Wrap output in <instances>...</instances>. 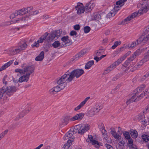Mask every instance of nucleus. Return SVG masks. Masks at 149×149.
Masks as SVG:
<instances>
[{
  "label": "nucleus",
  "mask_w": 149,
  "mask_h": 149,
  "mask_svg": "<svg viewBox=\"0 0 149 149\" xmlns=\"http://www.w3.org/2000/svg\"><path fill=\"white\" fill-rule=\"evenodd\" d=\"M70 35L71 36H74V37L76 38L77 37V32L74 31H71L70 33Z\"/></svg>",
  "instance_id": "obj_46"
},
{
  "label": "nucleus",
  "mask_w": 149,
  "mask_h": 149,
  "mask_svg": "<svg viewBox=\"0 0 149 149\" xmlns=\"http://www.w3.org/2000/svg\"><path fill=\"white\" fill-rule=\"evenodd\" d=\"M63 75L57 81V83L59 85L58 86L60 87V91L63 89L66 85V83L70 82H68V81L65 79V81H63V79L62 78Z\"/></svg>",
  "instance_id": "obj_11"
},
{
  "label": "nucleus",
  "mask_w": 149,
  "mask_h": 149,
  "mask_svg": "<svg viewBox=\"0 0 149 149\" xmlns=\"http://www.w3.org/2000/svg\"><path fill=\"white\" fill-rule=\"evenodd\" d=\"M117 12V11H115V10L113 9L107 15L106 17L107 18H110L111 17L114 16Z\"/></svg>",
  "instance_id": "obj_25"
},
{
  "label": "nucleus",
  "mask_w": 149,
  "mask_h": 149,
  "mask_svg": "<svg viewBox=\"0 0 149 149\" xmlns=\"http://www.w3.org/2000/svg\"><path fill=\"white\" fill-rule=\"evenodd\" d=\"M50 35L51 36V38H52L53 40L54 39L55 40H56L57 39L56 38V33H55L54 32L52 33Z\"/></svg>",
  "instance_id": "obj_47"
},
{
  "label": "nucleus",
  "mask_w": 149,
  "mask_h": 149,
  "mask_svg": "<svg viewBox=\"0 0 149 149\" xmlns=\"http://www.w3.org/2000/svg\"><path fill=\"white\" fill-rule=\"evenodd\" d=\"M144 36H142L136 40L128 44V48H133L137 45L140 44L142 42L145 43L146 42L144 41Z\"/></svg>",
  "instance_id": "obj_7"
},
{
  "label": "nucleus",
  "mask_w": 149,
  "mask_h": 149,
  "mask_svg": "<svg viewBox=\"0 0 149 149\" xmlns=\"http://www.w3.org/2000/svg\"><path fill=\"white\" fill-rule=\"evenodd\" d=\"M130 62L128 59L125 62L124 64L122 66V69H123V71H124L125 72L127 71L129 68L127 66Z\"/></svg>",
  "instance_id": "obj_20"
},
{
  "label": "nucleus",
  "mask_w": 149,
  "mask_h": 149,
  "mask_svg": "<svg viewBox=\"0 0 149 149\" xmlns=\"http://www.w3.org/2000/svg\"><path fill=\"white\" fill-rule=\"evenodd\" d=\"M95 4L91 2L87 3L85 7V11L87 13L91 11L92 9L95 6Z\"/></svg>",
  "instance_id": "obj_14"
},
{
  "label": "nucleus",
  "mask_w": 149,
  "mask_h": 149,
  "mask_svg": "<svg viewBox=\"0 0 149 149\" xmlns=\"http://www.w3.org/2000/svg\"><path fill=\"white\" fill-rule=\"evenodd\" d=\"M8 130H6L2 133L0 134V138L1 137L2 138H3L7 133L8 132Z\"/></svg>",
  "instance_id": "obj_41"
},
{
  "label": "nucleus",
  "mask_w": 149,
  "mask_h": 149,
  "mask_svg": "<svg viewBox=\"0 0 149 149\" xmlns=\"http://www.w3.org/2000/svg\"><path fill=\"white\" fill-rule=\"evenodd\" d=\"M69 118L68 117H64L61 121L60 123V126L62 127L66 125L68 123Z\"/></svg>",
  "instance_id": "obj_17"
},
{
  "label": "nucleus",
  "mask_w": 149,
  "mask_h": 149,
  "mask_svg": "<svg viewBox=\"0 0 149 149\" xmlns=\"http://www.w3.org/2000/svg\"><path fill=\"white\" fill-rule=\"evenodd\" d=\"M15 71L16 72H19L21 75H24L23 69H16L15 70Z\"/></svg>",
  "instance_id": "obj_40"
},
{
  "label": "nucleus",
  "mask_w": 149,
  "mask_h": 149,
  "mask_svg": "<svg viewBox=\"0 0 149 149\" xmlns=\"http://www.w3.org/2000/svg\"><path fill=\"white\" fill-rule=\"evenodd\" d=\"M29 18V16H26L24 17H23L21 19H18L17 20L14 21V23H16L17 22L19 21H23L24 22L27 21Z\"/></svg>",
  "instance_id": "obj_27"
},
{
  "label": "nucleus",
  "mask_w": 149,
  "mask_h": 149,
  "mask_svg": "<svg viewBox=\"0 0 149 149\" xmlns=\"http://www.w3.org/2000/svg\"><path fill=\"white\" fill-rule=\"evenodd\" d=\"M14 61V60H11L4 64L0 68V72L5 70L8 66H9L13 63Z\"/></svg>",
  "instance_id": "obj_18"
},
{
  "label": "nucleus",
  "mask_w": 149,
  "mask_h": 149,
  "mask_svg": "<svg viewBox=\"0 0 149 149\" xmlns=\"http://www.w3.org/2000/svg\"><path fill=\"white\" fill-rule=\"evenodd\" d=\"M114 5L115 6L113 9L115 10V11L117 12L118 10L120 9L121 7V0H119L116 1V4H115Z\"/></svg>",
  "instance_id": "obj_19"
},
{
  "label": "nucleus",
  "mask_w": 149,
  "mask_h": 149,
  "mask_svg": "<svg viewBox=\"0 0 149 149\" xmlns=\"http://www.w3.org/2000/svg\"><path fill=\"white\" fill-rule=\"evenodd\" d=\"M129 149H138L135 145H133L132 146L129 147Z\"/></svg>",
  "instance_id": "obj_64"
},
{
  "label": "nucleus",
  "mask_w": 149,
  "mask_h": 149,
  "mask_svg": "<svg viewBox=\"0 0 149 149\" xmlns=\"http://www.w3.org/2000/svg\"><path fill=\"white\" fill-rule=\"evenodd\" d=\"M49 18L48 15H45L42 16L41 18L42 19H47Z\"/></svg>",
  "instance_id": "obj_62"
},
{
  "label": "nucleus",
  "mask_w": 149,
  "mask_h": 149,
  "mask_svg": "<svg viewBox=\"0 0 149 149\" xmlns=\"http://www.w3.org/2000/svg\"><path fill=\"white\" fill-rule=\"evenodd\" d=\"M26 10V13H28L30 12L31 10L33 9V7H29L27 8H25Z\"/></svg>",
  "instance_id": "obj_50"
},
{
  "label": "nucleus",
  "mask_w": 149,
  "mask_h": 149,
  "mask_svg": "<svg viewBox=\"0 0 149 149\" xmlns=\"http://www.w3.org/2000/svg\"><path fill=\"white\" fill-rule=\"evenodd\" d=\"M19 48L17 47H13L8 49L6 50L7 54L10 55H14L20 52V50Z\"/></svg>",
  "instance_id": "obj_8"
},
{
  "label": "nucleus",
  "mask_w": 149,
  "mask_h": 149,
  "mask_svg": "<svg viewBox=\"0 0 149 149\" xmlns=\"http://www.w3.org/2000/svg\"><path fill=\"white\" fill-rule=\"evenodd\" d=\"M105 146L108 149H113V147L111 146L107 143L105 144Z\"/></svg>",
  "instance_id": "obj_60"
},
{
  "label": "nucleus",
  "mask_w": 149,
  "mask_h": 149,
  "mask_svg": "<svg viewBox=\"0 0 149 149\" xmlns=\"http://www.w3.org/2000/svg\"><path fill=\"white\" fill-rule=\"evenodd\" d=\"M113 69L110 66L107 68L104 72V74H106L112 70Z\"/></svg>",
  "instance_id": "obj_36"
},
{
  "label": "nucleus",
  "mask_w": 149,
  "mask_h": 149,
  "mask_svg": "<svg viewBox=\"0 0 149 149\" xmlns=\"http://www.w3.org/2000/svg\"><path fill=\"white\" fill-rule=\"evenodd\" d=\"M35 68L33 65H26L23 69V74L19 79V82L22 83L24 81L27 82L29 79L31 74L34 71Z\"/></svg>",
  "instance_id": "obj_3"
},
{
  "label": "nucleus",
  "mask_w": 149,
  "mask_h": 149,
  "mask_svg": "<svg viewBox=\"0 0 149 149\" xmlns=\"http://www.w3.org/2000/svg\"><path fill=\"white\" fill-rule=\"evenodd\" d=\"M145 63L143 59L141 60L138 63L137 65V66H141Z\"/></svg>",
  "instance_id": "obj_52"
},
{
  "label": "nucleus",
  "mask_w": 149,
  "mask_h": 149,
  "mask_svg": "<svg viewBox=\"0 0 149 149\" xmlns=\"http://www.w3.org/2000/svg\"><path fill=\"white\" fill-rule=\"evenodd\" d=\"M105 15L102 13H95L94 14V19L97 20H99L102 18V17L104 16Z\"/></svg>",
  "instance_id": "obj_21"
},
{
  "label": "nucleus",
  "mask_w": 149,
  "mask_h": 149,
  "mask_svg": "<svg viewBox=\"0 0 149 149\" xmlns=\"http://www.w3.org/2000/svg\"><path fill=\"white\" fill-rule=\"evenodd\" d=\"M18 11L19 12V15H23L25 14L26 13V10L25 8H23L21 9L18 10Z\"/></svg>",
  "instance_id": "obj_31"
},
{
  "label": "nucleus",
  "mask_w": 149,
  "mask_h": 149,
  "mask_svg": "<svg viewBox=\"0 0 149 149\" xmlns=\"http://www.w3.org/2000/svg\"><path fill=\"white\" fill-rule=\"evenodd\" d=\"M94 61H88L86 64L85 68L86 69H89L93 65Z\"/></svg>",
  "instance_id": "obj_26"
},
{
  "label": "nucleus",
  "mask_w": 149,
  "mask_h": 149,
  "mask_svg": "<svg viewBox=\"0 0 149 149\" xmlns=\"http://www.w3.org/2000/svg\"><path fill=\"white\" fill-rule=\"evenodd\" d=\"M39 44L38 42H36L33 44H32L31 45L32 47H38L39 46Z\"/></svg>",
  "instance_id": "obj_53"
},
{
  "label": "nucleus",
  "mask_w": 149,
  "mask_h": 149,
  "mask_svg": "<svg viewBox=\"0 0 149 149\" xmlns=\"http://www.w3.org/2000/svg\"><path fill=\"white\" fill-rule=\"evenodd\" d=\"M61 40L62 41V45L64 46V45H69L72 44V42L71 40L69 38L68 36H64L61 38Z\"/></svg>",
  "instance_id": "obj_13"
},
{
  "label": "nucleus",
  "mask_w": 149,
  "mask_h": 149,
  "mask_svg": "<svg viewBox=\"0 0 149 149\" xmlns=\"http://www.w3.org/2000/svg\"><path fill=\"white\" fill-rule=\"evenodd\" d=\"M121 42L120 41H117L115 42L114 44L111 47V48L113 49H115L117 46L120 45Z\"/></svg>",
  "instance_id": "obj_33"
},
{
  "label": "nucleus",
  "mask_w": 149,
  "mask_h": 149,
  "mask_svg": "<svg viewBox=\"0 0 149 149\" xmlns=\"http://www.w3.org/2000/svg\"><path fill=\"white\" fill-rule=\"evenodd\" d=\"M84 116V114L83 113H79L76 114L73 117L70 118L71 121H73L76 120H81Z\"/></svg>",
  "instance_id": "obj_16"
},
{
  "label": "nucleus",
  "mask_w": 149,
  "mask_h": 149,
  "mask_svg": "<svg viewBox=\"0 0 149 149\" xmlns=\"http://www.w3.org/2000/svg\"><path fill=\"white\" fill-rule=\"evenodd\" d=\"M142 50H140L139 49H138L135 52L134 54H133L136 57L137 56H138L142 52Z\"/></svg>",
  "instance_id": "obj_35"
},
{
  "label": "nucleus",
  "mask_w": 149,
  "mask_h": 149,
  "mask_svg": "<svg viewBox=\"0 0 149 149\" xmlns=\"http://www.w3.org/2000/svg\"><path fill=\"white\" fill-rule=\"evenodd\" d=\"M74 28L76 30H79L80 29V26L79 24H77L74 26Z\"/></svg>",
  "instance_id": "obj_59"
},
{
  "label": "nucleus",
  "mask_w": 149,
  "mask_h": 149,
  "mask_svg": "<svg viewBox=\"0 0 149 149\" xmlns=\"http://www.w3.org/2000/svg\"><path fill=\"white\" fill-rule=\"evenodd\" d=\"M60 43L58 41H55L52 44V45L54 48H57L60 46Z\"/></svg>",
  "instance_id": "obj_32"
},
{
  "label": "nucleus",
  "mask_w": 149,
  "mask_h": 149,
  "mask_svg": "<svg viewBox=\"0 0 149 149\" xmlns=\"http://www.w3.org/2000/svg\"><path fill=\"white\" fill-rule=\"evenodd\" d=\"M44 52L42 51L38 56L35 58V60L36 61H42L44 58Z\"/></svg>",
  "instance_id": "obj_22"
},
{
  "label": "nucleus",
  "mask_w": 149,
  "mask_h": 149,
  "mask_svg": "<svg viewBox=\"0 0 149 149\" xmlns=\"http://www.w3.org/2000/svg\"><path fill=\"white\" fill-rule=\"evenodd\" d=\"M50 93L51 94H54L57 93L56 91L54 90L53 88L50 90L49 91Z\"/></svg>",
  "instance_id": "obj_51"
},
{
  "label": "nucleus",
  "mask_w": 149,
  "mask_h": 149,
  "mask_svg": "<svg viewBox=\"0 0 149 149\" xmlns=\"http://www.w3.org/2000/svg\"><path fill=\"white\" fill-rule=\"evenodd\" d=\"M89 128V125L87 124L82 126L81 125H77L74 127V129L78 130V133L80 134H82L86 132Z\"/></svg>",
  "instance_id": "obj_6"
},
{
  "label": "nucleus",
  "mask_w": 149,
  "mask_h": 149,
  "mask_svg": "<svg viewBox=\"0 0 149 149\" xmlns=\"http://www.w3.org/2000/svg\"><path fill=\"white\" fill-rule=\"evenodd\" d=\"M123 136L125 137V140H126L131 138L129 133L127 131H124L122 132Z\"/></svg>",
  "instance_id": "obj_28"
},
{
  "label": "nucleus",
  "mask_w": 149,
  "mask_h": 149,
  "mask_svg": "<svg viewBox=\"0 0 149 149\" xmlns=\"http://www.w3.org/2000/svg\"><path fill=\"white\" fill-rule=\"evenodd\" d=\"M120 141L119 143L116 145V147L117 149H121V141Z\"/></svg>",
  "instance_id": "obj_56"
},
{
  "label": "nucleus",
  "mask_w": 149,
  "mask_h": 149,
  "mask_svg": "<svg viewBox=\"0 0 149 149\" xmlns=\"http://www.w3.org/2000/svg\"><path fill=\"white\" fill-rule=\"evenodd\" d=\"M121 63V58H119L117 61H116L115 62H114V63H115L116 64H115L117 66L120 63Z\"/></svg>",
  "instance_id": "obj_49"
},
{
  "label": "nucleus",
  "mask_w": 149,
  "mask_h": 149,
  "mask_svg": "<svg viewBox=\"0 0 149 149\" xmlns=\"http://www.w3.org/2000/svg\"><path fill=\"white\" fill-rule=\"evenodd\" d=\"M131 53L130 51H128L126 54H125L123 57V58H125L126 57L128 56Z\"/></svg>",
  "instance_id": "obj_61"
},
{
  "label": "nucleus",
  "mask_w": 149,
  "mask_h": 149,
  "mask_svg": "<svg viewBox=\"0 0 149 149\" xmlns=\"http://www.w3.org/2000/svg\"><path fill=\"white\" fill-rule=\"evenodd\" d=\"M104 50L103 49H100L99 50H98L96 52V55L97 56H100L101 54H102L104 52Z\"/></svg>",
  "instance_id": "obj_38"
},
{
  "label": "nucleus",
  "mask_w": 149,
  "mask_h": 149,
  "mask_svg": "<svg viewBox=\"0 0 149 149\" xmlns=\"http://www.w3.org/2000/svg\"><path fill=\"white\" fill-rule=\"evenodd\" d=\"M100 104H96L95 106V109L98 110L97 111H99L101 109H102V107H101L100 106Z\"/></svg>",
  "instance_id": "obj_55"
},
{
  "label": "nucleus",
  "mask_w": 149,
  "mask_h": 149,
  "mask_svg": "<svg viewBox=\"0 0 149 149\" xmlns=\"http://www.w3.org/2000/svg\"><path fill=\"white\" fill-rule=\"evenodd\" d=\"M130 134L132 137L133 139H136L138 135V132L135 130H130Z\"/></svg>",
  "instance_id": "obj_23"
},
{
  "label": "nucleus",
  "mask_w": 149,
  "mask_h": 149,
  "mask_svg": "<svg viewBox=\"0 0 149 149\" xmlns=\"http://www.w3.org/2000/svg\"><path fill=\"white\" fill-rule=\"evenodd\" d=\"M123 145V146H122V149L124 148L126 146H128L129 147H131L134 145L133 143V140L132 139L131 137L126 140V141H122V145Z\"/></svg>",
  "instance_id": "obj_12"
},
{
  "label": "nucleus",
  "mask_w": 149,
  "mask_h": 149,
  "mask_svg": "<svg viewBox=\"0 0 149 149\" xmlns=\"http://www.w3.org/2000/svg\"><path fill=\"white\" fill-rule=\"evenodd\" d=\"M145 62L149 60V55H146L142 59Z\"/></svg>",
  "instance_id": "obj_44"
},
{
  "label": "nucleus",
  "mask_w": 149,
  "mask_h": 149,
  "mask_svg": "<svg viewBox=\"0 0 149 149\" xmlns=\"http://www.w3.org/2000/svg\"><path fill=\"white\" fill-rule=\"evenodd\" d=\"M110 130L111 134L115 139L118 141H120L121 140V134L120 135V133L119 130H118L117 133H116L115 129L113 128H111Z\"/></svg>",
  "instance_id": "obj_10"
},
{
  "label": "nucleus",
  "mask_w": 149,
  "mask_h": 149,
  "mask_svg": "<svg viewBox=\"0 0 149 149\" xmlns=\"http://www.w3.org/2000/svg\"><path fill=\"white\" fill-rule=\"evenodd\" d=\"M84 73V71L82 69H77L72 70L70 69L63 75L62 78L63 81L65 79H67L68 82H71L75 77L77 78L81 76Z\"/></svg>",
  "instance_id": "obj_2"
},
{
  "label": "nucleus",
  "mask_w": 149,
  "mask_h": 149,
  "mask_svg": "<svg viewBox=\"0 0 149 149\" xmlns=\"http://www.w3.org/2000/svg\"><path fill=\"white\" fill-rule=\"evenodd\" d=\"M105 140L107 142H109L110 141V139L108 137L107 134L103 135Z\"/></svg>",
  "instance_id": "obj_39"
},
{
  "label": "nucleus",
  "mask_w": 149,
  "mask_h": 149,
  "mask_svg": "<svg viewBox=\"0 0 149 149\" xmlns=\"http://www.w3.org/2000/svg\"><path fill=\"white\" fill-rule=\"evenodd\" d=\"M27 45L25 43H24L20 46H17L18 48H19L20 50V52L21 51L24 50L27 47Z\"/></svg>",
  "instance_id": "obj_29"
},
{
  "label": "nucleus",
  "mask_w": 149,
  "mask_h": 149,
  "mask_svg": "<svg viewBox=\"0 0 149 149\" xmlns=\"http://www.w3.org/2000/svg\"><path fill=\"white\" fill-rule=\"evenodd\" d=\"M146 86L145 85L142 84L139 87L137 88L136 91H134V94L128 100H127L126 102V104L128 105L130 103L132 102H136L139 101L141 98V97H143V95L145 96L144 93L143 94V93L141 94L140 95L137 96L138 93H140L143 89L145 88Z\"/></svg>",
  "instance_id": "obj_4"
},
{
  "label": "nucleus",
  "mask_w": 149,
  "mask_h": 149,
  "mask_svg": "<svg viewBox=\"0 0 149 149\" xmlns=\"http://www.w3.org/2000/svg\"><path fill=\"white\" fill-rule=\"evenodd\" d=\"M48 34L47 32L45 33L40 38V39L37 41V42L39 43H42L43 42L44 40H46L47 36Z\"/></svg>",
  "instance_id": "obj_24"
},
{
  "label": "nucleus",
  "mask_w": 149,
  "mask_h": 149,
  "mask_svg": "<svg viewBox=\"0 0 149 149\" xmlns=\"http://www.w3.org/2000/svg\"><path fill=\"white\" fill-rule=\"evenodd\" d=\"M146 1L147 0H144L142 1V2H141L140 4H139V5L140 6V5H141L142 7L139 10L138 12H135L133 13L130 15L125 19L124 21H122V25L127 24L128 23L127 22L130 20L137 16L140 15L141 14L146 12L148 8H149V4L147 6L146 5ZM147 1L148 0H147Z\"/></svg>",
  "instance_id": "obj_1"
},
{
  "label": "nucleus",
  "mask_w": 149,
  "mask_h": 149,
  "mask_svg": "<svg viewBox=\"0 0 149 149\" xmlns=\"http://www.w3.org/2000/svg\"><path fill=\"white\" fill-rule=\"evenodd\" d=\"M95 108H96L95 107H94V108L91 109V110L90 111V112H91V113L93 112V111L95 113H97V112L99 111H97L98 110L97 109H96Z\"/></svg>",
  "instance_id": "obj_57"
},
{
  "label": "nucleus",
  "mask_w": 149,
  "mask_h": 149,
  "mask_svg": "<svg viewBox=\"0 0 149 149\" xmlns=\"http://www.w3.org/2000/svg\"><path fill=\"white\" fill-rule=\"evenodd\" d=\"M77 5L75 6V9L77 10V14L80 15L84 13L85 11V7L82 3L78 2Z\"/></svg>",
  "instance_id": "obj_9"
},
{
  "label": "nucleus",
  "mask_w": 149,
  "mask_h": 149,
  "mask_svg": "<svg viewBox=\"0 0 149 149\" xmlns=\"http://www.w3.org/2000/svg\"><path fill=\"white\" fill-rule=\"evenodd\" d=\"M45 40L48 42H50L53 40L52 38H51V37L50 35L49 36H48V35L47 36Z\"/></svg>",
  "instance_id": "obj_45"
},
{
  "label": "nucleus",
  "mask_w": 149,
  "mask_h": 149,
  "mask_svg": "<svg viewBox=\"0 0 149 149\" xmlns=\"http://www.w3.org/2000/svg\"><path fill=\"white\" fill-rule=\"evenodd\" d=\"M91 143L93 145H95L96 146V147L97 148H99L100 145V142H98L97 141L95 140H93L92 141Z\"/></svg>",
  "instance_id": "obj_30"
},
{
  "label": "nucleus",
  "mask_w": 149,
  "mask_h": 149,
  "mask_svg": "<svg viewBox=\"0 0 149 149\" xmlns=\"http://www.w3.org/2000/svg\"><path fill=\"white\" fill-rule=\"evenodd\" d=\"M142 137L143 140L146 142H147L149 141V136L148 135H143L142 136Z\"/></svg>",
  "instance_id": "obj_34"
},
{
  "label": "nucleus",
  "mask_w": 149,
  "mask_h": 149,
  "mask_svg": "<svg viewBox=\"0 0 149 149\" xmlns=\"http://www.w3.org/2000/svg\"><path fill=\"white\" fill-rule=\"evenodd\" d=\"M86 53V50H81L73 57L72 59V61H73L78 59L79 58L84 55Z\"/></svg>",
  "instance_id": "obj_15"
},
{
  "label": "nucleus",
  "mask_w": 149,
  "mask_h": 149,
  "mask_svg": "<svg viewBox=\"0 0 149 149\" xmlns=\"http://www.w3.org/2000/svg\"><path fill=\"white\" fill-rule=\"evenodd\" d=\"M136 57L133 54L132 56L128 59L129 60V61H130V62H131L134 61Z\"/></svg>",
  "instance_id": "obj_42"
},
{
  "label": "nucleus",
  "mask_w": 149,
  "mask_h": 149,
  "mask_svg": "<svg viewBox=\"0 0 149 149\" xmlns=\"http://www.w3.org/2000/svg\"><path fill=\"white\" fill-rule=\"evenodd\" d=\"M91 30V28L88 26H86L84 28V31L85 33H87L89 32Z\"/></svg>",
  "instance_id": "obj_37"
},
{
  "label": "nucleus",
  "mask_w": 149,
  "mask_h": 149,
  "mask_svg": "<svg viewBox=\"0 0 149 149\" xmlns=\"http://www.w3.org/2000/svg\"><path fill=\"white\" fill-rule=\"evenodd\" d=\"M84 105L82 104L81 103L77 107H76L74 109L75 111H77L81 107H82Z\"/></svg>",
  "instance_id": "obj_48"
},
{
  "label": "nucleus",
  "mask_w": 149,
  "mask_h": 149,
  "mask_svg": "<svg viewBox=\"0 0 149 149\" xmlns=\"http://www.w3.org/2000/svg\"><path fill=\"white\" fill-rule=\"evenodd\" d=\"M60 87L58 85L55 87L53 88L55 90L57 93L60 91Z\"/></svg>",
  "instance_id": "obj_54"
},
{
  "label": "nucleus",
  "mask_w": 149,
  "mask_h": 149,
  "mask_svg": "<svg viewBox=\"0 0 149 149\" xmlns=\"http://www.w3.org/2000/svg\"><path fill=\"white\" fill-rule=\"evenodd\" d=\"M144 40L146 42L148 40H149V34L146 36H144Z\"/></svg>",
  "instance_id": "obj_63"
},
{
  "label": "nucleus",
  "mask_w": 149,
  "mask_h": 149,
  "mask_svg": "<svg viewBox=\"0 0 149 149\" xmlns=\"http://www.w3.org/2000/svg\"><path fill=\"white\" fill-rule=\"evenodd\" d=\"M90 98V97H86L84 100L82 101L81 103L82 104L84 105L85 104L86 102L88 101V100Z\"/></svg>",
  "instance_id": "obj_58"
},
{
  "label": "nucleus",
  "mask_w": 149,
  "mask_h": 149,
  "mask_svg": "<svg viewBox=\"0 0 149 149\" xmlns=\"http://www.w3.org/2000/svg\"><path fill=\"white\" fill-rule=\"evenodd\" d=\"M55 33H56V38H58L60 36L61 33V31L59 30H57L54 32Z\"/></svg>",
  "instance_id": "obj_43"
},
{
  "label": "nucleus",
  "mask_w": 149,
  "mask_h": 149,
  "mask_svg": "<svg viewBox=\"0 0 149 149\" xmlns=\"http://www.w3.org/2000/svg\"><path fill=\"white\" fill-rule=\"evenodd\" d=\"M76 133V132L73 130H70L67 132L64 136V139H68L67 143H65L63 147L64 149H68L72 144V142L74 140V137L73 136V134Z\"/></svg>",
  "instance_id": "obj_5"
}]
</instances>
